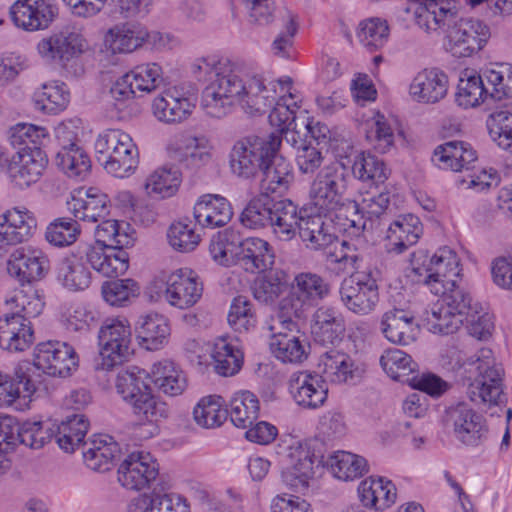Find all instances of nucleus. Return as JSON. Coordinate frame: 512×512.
I'll return each mask as SVG.
<instances>
[{"label": "nucleus", "mask_w": 512, "mask_h": 512, "mask_svg": "<svg viewBox=\"0 0 512 512\" xmlns=\"http://www.w3.org/2000/svg\"><path fill=\"white\" fill-rule=\"evenodd\" d=\"M143 25L137 22L116 25L109 29L112 48L119 53H131L143 46Z\"/></svg>", "instance_id": "obj_58"}, {"label": "nucleus", "mask_w": 512, "mask_h": 512, "mask_svg": "<svg viewBox=\"0 0 512 512\" xmlns=\"http://www.w3.org/2000/svg\"><path fill=\"white\" fill-rule=\"evenodd\" d=\"M37 50L45 60L65 67L83 52V39L75 32L62 31L42 39Z\"/></svg>", "instance_id": "obj_21"}, {"label": "nucleus", "mask_w": 512, "mask_h": 512, "mask_svg": "<svg viewBox=\"0 0 512 512\" xmlns=\"http://www.w3.org/2000/svg\"><path fill=\"white\" fill-rule=\"evenodd\" d=\"M149 378L159 391L169 396L182 394L187 386L183 371L173 361L167 359L153 364Z\"/></svg>", "instance_id": "obj_38"}, {"label": "nucleus", "mask_w": 512, "mask_h": 512, "mask_svg": "<svg viewBox=\"0 0 512 512\" xmlns=\"http://www.w3.org/2000/svg\"><path fill=\"white\" fill-rule=\"evenodd\" d=\"M159 491L153 489L151 495H142L130 505L135 512H188L185 501L176 494L166 493L167 483H159Z\"/></svg>", "instance_id": "obj_34"}, {"label": "nucleus", "mask_w": 512, "mask_h": 512, "mask_svg": "<svg viewBox=\"0 0 512 512\" xmlns=\"http://www.w3.org/2000/svg\"><path fill=\"white\" fill-rule=\"evenodd\" d=\"M78 367V356L65 342L48 341L36 346L33 362L23 361L16 376L26 395L48 394L53 388L51 377H67Z\"/></svg>", "instance_id": "obj_4"}, {"label": "nucleus", "mask_w": 512, "mask_h": 512, "mask_svg": "<svg viewBox=\"0 0 512 512\" xmlns=\"http://www.w3.org/2000/svg\"><path fill=\"white\" fill-rule=\"evenodd\" d=\"M275 94V83L267 82L263 75L251 74L228 60L219 61L214 66V78L202 92L201 107L214 118L225 117L235 104L248 114H262L273 104Z\"/></svg>", "instance_id": "obj_1"}, {"label": "nucleus", "mask_w": 512, "mask_h": 512, "mask_svg": "<svg viewBox=\"0 0 512 512\" xmlns=\"http://www.w3.org/2000/svg\"><path fill=\"white\" fill-rule=\"evenodd\" d=\"M443 296L442 304L450 311L459 316L464 322L465 319H469V316H475L478 313L480 306L472 303V298L464 288L454 284V286L446 287L445 293H440Z\"/></svg>", "instance_id": "obj_62"}, {"label": "nucleus", "mask_w": 512, "mask_h": 512, "mask_svg": "<svg viewBox=\"0 0 512 512\" xmlns=\"http://www.w3.org/2000/svg\"><path fill=\"white\" fill-rule=\"evenodd\" d=\"M346 331L345 320L341 312L332 306H320L311 319V333L316 342L322 345L339 343Z\"/></svg>", "instance_id": "obj_23"}, {"label": "nucleus", "mask_w": 512, "mask_h": 512, "mask_svg": "<svg viewBox=\"0 0 512 512\" xmlns=\"http://www.w3.org/2000/svg\"><path fill=\"white\" fill-rule=\"evenodd\" d=\"M86 255L79 254V245L70 257L61 261L57 271L58 281L71 291L88 288L90 284V271L85 266Z\"/></svg>", "instance_id": "obj_37"}, {"label": "nucleus", "mask_w": 512, "mask_h": 512, "mask_svg": "<svg viewBox=\"0 0 512 512\" xmlns=\"http://www.w3.org/2000/svg\"><path fill=\"white\" fill-rule=\"evenodd\" d=\"M456 101L464 108L475 107L480 103H490L488 86L483 77L473 70H465L458 83Z\"/></svg>", "instance_id": "obj_44"}, {"label": "nucleus", "mask_w": 512, "mask_h": 512, "mask_svg": "<svg viewBox=\"0 0 512 512\" xmlns=\"http://www.w3.org/2000/svg\"><path fill=\"white\" fill-rule=\"evenodd\" d=\"M240 237V233L233 229H225L213 235L209 244V254L213 261L225 267L236 264Z\"/></svg>", "instance_id": "obj_45"}, {"label": "nucleus", "mask_w": 512, "mask_h": 512, "mask_svg": "<svg viewBox=\"0 0 512 512\" xmlns=\"http://www.w3.org/2000/svg\"><path fill=\"white\" fill-rule=\"evenodd\" d=\"M83 446L84 462L94 471H108L120 453L118 443L109 435H98L90 442H84Z\"/></svg>", "instance_id": "obj_33"}, {"label": "nucleus", "mask_w": 512, "mask_h": 512, "mask_svg": "<svg viewBox=\"0 0 512 512\" xmlns=\"http://www.w3.org/2000/svg\"><path fill=\"white\" fill-rule=\"evenodd\" d=\"M57 13L54 0H18L10 9L14 24L27 31L48 28Z\"/></svg>", "instance_id": "obj_15"}, {"label": "nucleus", "mask_w": 512, "mask_h": 512, "mask_svg": "<svg viewBox=\"0 0 512 512\" xmlns=\"http://www.w3.org/2000/svg\"><path fill=\"white\" fill-rule=\"evenodd\" d=\"M88 427L89 422L83 414L69 415L57 426L55 440L62 450L72 453L83 443Z\"/></svg>", "instance_id": "obj_43"}, {"label": "nucleus", "mask_w": 512, "mask_h": 512, "mask_svg": "<svg viewBox=\"0 0 512 512\" xmlns=\"http://www.w3.org/2000/svg\"><path fill=\"white\" fill-rule=\"evenodd\" d=\"M36 225V219L26 208L9 209L0 215V242L15 245L26 241Z\"/></svg>", "instance_id": "obj_25"}, {"label": "nucleus", "mask_w": 512, "mask_h": 512, "mask_svg": "<svg viewBox=\"0 0 512 512\" xmlns=\"http://www.w3.org/2000/svg\"><path fill=\"white\" fill-rule=\"evenodd\" d=\"M272 333L269 345L277 359L285 363H299L307 357V345L304 340L288 334L285 330H276Z\"/></svg>", "instance_id": "obj_46"}, {"label": "nucleus", "mask_w": 512, "mask_h": 512, "mask_svg": "<svg viewBox=\"0 0 512 512\" xmlns=\"http://www.w3.org/2000/svg\"><path fill=\"white\" fill-rule=\"evenodd\" d=\"M471 382L467 388L470 400L476 404L498 405L503 402V368L489 348L480 349L465 364Z\"/></svg>", "instance_id": "obj_7"}, {"label": "nucleus", "mask_w": 512, "mask_h": 512, "mask_svg": "<svg viewBox=\"0 0 512 512\" xmlns=\"http://www.w3.org/2000/svg\"><path fill=\"white\" fill-rule=\"evenodd\" d=\"M68 103L69 92L64 83L44 84L34 97L35 108L47 114H57L63 111Z\"/></svg>", "instance_id": "obj_55"}, {"label": "nucleus", "mask_w": 512, "mask_h": 512, "mask_svg": "<svg viewBox=\"0 0 512 512\" xmlns=\"http://www.w3.org/2000/svg\"><path fill=\"white\" fill-rule=\"evenodd\" d=\"M476 160V151L470 144L462 141H449L439 145L432 156V162L440 169L456 172L472 169L471 165Z\"/></svg>", "instance_id": "obj_29"}, {"label": "nucleus", "mask_w": 512, "mask_h": 512, "mask_svg": "<svg viewBox=\"0 0 512 512\" xmlns=\"http://www.w3.org/2000/svg\"><path fill=\"white\" fill-rule=\"evenodd\" d=\"M97 370H110L127 361L133 353L132 331L126 319H107L98 331Z\"/></svg>", "instance_id": "obj_9"}, {"label": "nucleus", "mask_w": 512, "mask_h": 512, "mask_svg": "<svg viewBox=\"0 0 512 512\" xmlns=\"http://www.w3.org/2000/svg\"><path fill=\"white\" fill-rule=\"evenodd\" d=\"M158 472V463L150 453L133 451L120 464L118 480L127 489L138 491L156 480Z\"/></svg>", "instance_id": "obj_14"}, {"label": "nucleus", "mask_w": 512, "mask_h": 512, "mask_svg": "<svg viewBox=\"0 0 512 512\" xmlns=\"http://www.w3.org/2000/svg\"><path fill=\"white\" fill-rule=\"evenodd\" d=\"M293 293L307 306L317 305L330 293V285L321 276L305 272L295 277Z\"/></svg>", "instance_id": "obj_51"}, {"label": "nucleus", "mask_w": 512, "mask_h": 512, "mask_svg": "<svg viewBox=\"0 0 512 512\" xmlns=\"http://www.w3.org/2000/svg\"><path fill=\"white\" fill-rule=\"evenodd\" d=\"M306 208H299L289 199L276 200L270 228L281 241H290L298 233Z\"/></svg>", "instance_id": "obj_28"}, {"label": "nucleus", "mask_w": 512, "mask_h": 512, "mask_svg": "<svg viewBox=\"0 0 512 512\" xmlns=\"http://www.w3.org/2000/svg\"><path fill=\"white\" fill-rule=\"evenodd\" d=\"M289 392L299 406L316 409L325 403L328 388L322 376L301 371L291 376Z\"/></svg>", "instance_id": "obj_19"}, {"label": "nucleus", "mask_w": 512, "mask_h": 512, "mask_svg": "<svg viewBox=\"0 0 512 512\" xmlns=\"http://www.w3.org/2000/svg\"><path fill=\"white\" fill-rule=\"evenodd\" d=\"M322 374L333 383H354L362 377L364 370L355 364L346 353L331 349L320 357Z\"/></svg>", "instance_id": "obj_26"}, {"label": "nucleus", "mask_w": 512, "mask_h": 512, "mask_svg": "<svg viewBox=\"0 0 512 512\" xmlns=\"http://www.w3.org/2000/svg\"><path fill=\"white\" fill-rule=\"evenodd\" d=\"M269 193H273L272 190L260 188V193L248 202L240 215V221L245 227L251 229L270 227L276 199Z\"/></svg>", "instance_id": "obj_39"}, {"label": "nucleus", "mask_w": 512, "mask_h": 512, "mask_svg": "<svg viewBox=\"0 0 512 512\" xmlns=\"http://www.w3.org/2000/svg\"><path fill=\"white\" fill-rule=\"evenodd\" d=\"M237 263L242 264L246 271L263 272L274 263V252L270 244L257 237H240Z\"/></svg>", "instance_id": "obj_31"}, {"label": "nucleus", "mask_w": 512, "mask_h": 512, "mask_svg": "<svg viewBox=\"0 0 512 512\" xmlns=\"http://www.w3.org/2000/svg\"><path fill=\"white\" fill-rule=\"evenodd\" d=\"M138 163V149L130 135L127 134L125 140L120 144V148L116 150L103 168L114 177L125 178L134 173Z\"/></svg>", "instance_id": "obj_50"}, {"label": "nucleus", "mask_w": 512, "mask_h": 512, "mask_svg": "<svg viewBox=\"0 0 512 512\" xmlns=\"http://www.w3.org/2000/svg\"><path fill=\"white\" fill-rule=\"evenodd\" d=\"M67 208L76 219L97 222L109 214V199L97 188H89L73 194Z\"/></svg>", "instance_id": "obj_24"}, {"label": "nucleus", "mask_w": 512, "mask_h": 512, "mask_svg": "<svg viewBox=\"0 0 512 512\" xmlns=\"http://www.w3.org/2000/svg\"><path fill=\"white\" fill-rule=\"evenodd\" d=\"M358 495L362 504L381 512L395 503L396 487L382 477H369L359 484Z\"/></svg>", "instance_id": "obj_35"}, {"label": "nucleus", "mask_w": 512, "mask_h": 512, "mask_svg": "<svg viewBox=\"0 0 512 512\" xmlns=\"http://www.w3.org/2000/svg\"><path fill=\"white\" fill-rule=\"evenodd\" d=\"M212 359L215 371L222 376L236 374L243 362L242 352L226 339H218L213 346Z\"/></svg>", "instance_id": "obj_56"}, {"label": "nucleus", "mask_w": 512, "mask_h": 512, "mask_svg": "<svg viewBox=\"0 0 512 512\" xmlns=\"http://www.w3.org/2000/svg\"><path fill=\"white\" fill-rule=\"evenodd\" d=\"M195 108V97L186 96L176 88H170L158 95L152 103L154 116L162 122L173 124L188 119Z\"/></svg>", "instance_id": "obj_22"}, {"label": "nucleus", "mask_w": 512, "mask_h": 512, "mask_svg": "<svg viewBox=\"0 0 512 512\" xmlns=\"http://www.w3.org/2000/svg\"><path fill=\"white\" fill-rule=\"evenodd\" d=\"M124 227L129 229L130 225L113 219L102 220L95 229L97 246L116 249L131 247L134 243V238Z\"/></svg>", "instance_id": "obj_54"}, {"label": "nucleus", "mask_w": 512, "mask_h": 512, "mask_svg": "<svg viewBox=\"0 0 512 512\" xmlns=\"http://www.w3.org/2000/svg\"><path fill=\"white\" fill-rule=\"evenodd\" d=\"M80 233L81 226L76 218L60 217L47 226L45 238L56 247H65L76 242Z\"/></svg>", "instance_id": "obj_59"}, {"label": "nucleus", "mask_w": 512, "mask_h": 512, "mask_svg": "<svg viewBox=\"0 0 512 512\" xmlns=\"http://www.w3.org/2000/svg\"><path fill=\"white\" fill-rule=\"evenodd\" d=\"M353 176L362 181L379 185L386 181L389 171L382 159L370 152H360L352 165Z\"/></svg>", "instance_id": "obj_52"}, {"label": "nucleus", "mask_w": 512, "mask_h": 512, "mask_svg": "<svg viewBox=\"0 0 512 512\" xmlns=\"http://www.w3.org/2000/svg\"><path fill=\"white\" fill-rule=\"evenodd\" d=\"M486 123L491 139L501 149L512 152V113L507 110L494 111Z\"/></svg>", "instance_id": "obj_63"}, {"label": "nucleus", "mask_w": 512, "mask_h": 512, "mask_svg": "<svg viewBox=\"0 0 512 512\" xmlns=\"http://www.w3.org/2000/svg\"><path fill=\"white\" fill-rule=\"evenodd\" d=\"M202 291V283L191 270L179 269L167 277L165 298L172 306L190 308L201 298Z\"/></svg>", "instance_id": "obj_17"}, {"label": "nucleus", "mask_w": 512, "mask_h": 512, "mask_svg": "<svg viewBox=\"0 0 512 512\" xmlns=\"http://www.w3.org/2000/svg\"><path fill=\"white\" fill-rule=\"evenodd\" d=\"M8 274L21 286L32 285L49 271V259L39 248L26 245L15 248L7 260Z\"/></svg>", "instance_id": "obj_13"}, {"label": "nucleus", "mask_w": 512, "mask_h": 512, "mask_svg": "<svg viewBox=\"0 0 512 512\" xmlns=\"http://www.w3.org/2000/svg\"><path fill=\"white\" fill-rule=\"evenodd\" d=\"M135 330L140 345L147 350H158L167 342L170 335L167 319L158 313L141 316Z\"/></svg>", "instance_id": "obj_36"}, {"label": "nucleus", "mask_w": 512, "mask_h": 512, "mask_svg": "<svg viewBox=\"0 0 512 512\" xmlns=\"http://www.w3.org/2000/svg\"><path fill=\"white\" fill-rule=\"evenodd\" d=\"M357 37L369 51H375L387 42L389 26L386 20L373 17L360 22Z\"/></svg>", "instance_id": "obj_61"}, {"label": "nucleus", "mask_w": 512, "mask_h": 512, "mask_svg": "<svg viewBox=\"0 0 512 512\" xmlns=\"http://www.w3.org/2000/svg\"><path fill=\"white\" fill-rule=\"evenodd\" d=\"M459 0H418L412 10L416 25L428 34L444 33V49L455 58L471 57L487 44L491 32L487 24L463 17Z\"/></svg>", "instance_id": "obj_2"}, {"label": "nucleus", "mask_w": 512, "mask_h": 512, "mask_svg": "<svg viewBox=\"0 0 512 512\" xmlns=\"http://www.w3.org/2000/svg\"><path fill=\"white\" fill-rule=\"evenodd\" d=\"M133 414L139 421L148 424V437L153 436L158 428L156 423L169 416V407L152 393L151 388L140 395L131 405Z\"/></svg>", "instance_id": "obj_40"}, {"label": "nucleus", "mask_w": 512, "mask_h": 512, "mask_svg": "<svg viewBox=\"0 0 512 512\" xmlns=\"http://www.w3.org/2000/svg\"><path fill=\"white\" fill-rule=\"evenodd\" d=\"M443 421L454 437L466 446H478L486 439L483 417L465 402L448 407Z\"/></svg>", "instance_id": "obj_12"}, {"label": "nucleus", "mask_w": 512, "mask_h": 512, "mask_svg": "<svg viewBox=\"0 0 512 512\" xmlns=\"http://www.w3.org/2000/svg\"><path fill=\"white\" fill-rule=\"evenodd\" d=\"M423 232L420 219L413 214L400 215L389 224L387 230V250L402 254L417 243Z\"/></svg>", "instance_id": "obj_27"}, {"label": "nucleus", "mask_w": 512, "mask_h": 512, "mask_svg": "<svg viewBox=\"0 0 512 512\" xmlns=\"http://www.w3.org/2000/svg\"><path fill=\"white\" fill-rule=\"evenodd\" d=\"M306 310L307 306L292 292L279 302L269 330L298 331V322L306 316Z\"/></svg>", "instance_id": "obj_41"}, {"label": "nucleus", "mask_w": 512, "mask_h": 512, "mask_svg": "<svg viewBox=\"0 0 512 512\" xmlns=\"http://www.w3.org/2000/svg\"><path fill=\"white\" fill-rule=\"evenodd\" d=\"M413 280L426 285L434 295L445 293L460 277L459 259L448 247L440 248L433 256L419 252L411 260Z\"/></svg>", "instance_id": "obj_8"}, {"label": "nucleus", "mask_w": 512, "mask_h": 512, "mask_svg": "<svg viewBox=\"0 0 512 512\" xmlns=\"http://www.w3.org/2000/svg\"><path fill=\"white\" fill-rule=\"evenodd\" d=\"M448 90V77L439 69H425L419 72L410 84V95L423 103H436L443 99Z\"/></svg>", "instance_id": "obj_30"}, {"label": "nucleus", "mask_w": 512, "mask_h": 512, "mask_svg": "<svg viewBox=\"0 0 512 512\" xmlns=\"http://www.w3.org/2000/svg\"><path fill=\"white\" fill-rule=\"evenodd\" d=\"M56 166L69 178L85 180L91 172V160L81 147L59 149L55 156Z\"/></svg>", "instance_id": "obj_47"}, {"label": "nucleus", "mask_w": 512, "mask_h": 512, "mask_svg": "<svg viewBox=\"0 0 512 512\" xmlns=\"http://www.w3.org/2000/svg\"><path fill=\"white\" fill-rule=\"evenodd\" d=\"M280 146L281 138L275 133L240 138L229 152L232 174L245 180L261 174L260 188L281 195L288 189L293 174L290 162L279 154Z\"/></svg>", "instance_id": "obj_3"}, {"label": "nucleus", "mask_w": 512, "mask_h": 512, "mask_svg": "<svg viewBox=\"0 0 512 512\" xmlns=\"http://www.w3.org/2000/svg\"><path fill=\"white\" fill-rule=\"evenodd\" d=\"M193 214L200 226L216 228L226 225L233 213L230 203L224 197L207 194L197 201Z\"/></svg>", "instance_id": "obj_32"}, {"label": "nucleus", "mask_w": 512, "mask_h": 512, "mask_svg": "<svg viewBox=\"0 0 512 512\" xmlns=\"http://www.w3.org/2000/svg\"><path fill=\"white\" fill-rule=\"evenodd\" d=\"M148 379V373L134 366L117 374L115 388L122 400L131 405L140 395L151 388Z\"/></svg>", "instance_id": "obj_48"}, {"label": "nucleus", "mask_w": 512, "mask_h": 512, "mask_svg": "<svg viewBox=\"0 0 512 512\" xmlns=\"http://www.w3.org/2000/svg\"><path fill=\"white\" fill-rule=\"evenodd\" d=\"M343 306L357 315H368L379 301L375 271H355L342 280L339 288Z\"/></svg>", "instance_id": "obj_11"}, {"label": "nucleus", "mask_w": 512, "mask_h": 512, "mask_svg": "<svg viewBox=\"0 0 512 512\" xmlns=\"http://www.w3.org/2000/svg\"><path fill=\"white\" fill-rule=\"evenodd\" d=\"M380 326L389 342L402 346L415 342L420 333L414 312L409 309L394 307L386 311L382 315Z\"/></svg>", "instance_id": "obj_16"}, {"label": "nucleus", "mask_w": 512, "mask_h": 512, "mask_svg": "<svg viewBox=\"0 0 512 512\" xmlns=\"http://www.w3.org/2000/svg\"><path fill=\"white\" fill-rule=\"evenodd\" d=\"M350 181L349 169L343 163L334 161L317 173L311 183L310 197L321 212L338 211L343 208L352 210L350 225L361 224L365 228V222L362 223V217L358 215L359 204L346 197Z\"/></svg>", "instance_id": "obj_5"}, {"label": "nucleus", "mask_w": 512, "mask_h": 512, "mask_svg": "<svg viewBox=\"0 0 512 512\" xmlns=\"http://www.w3.org/2000/svg\"><path fill=\"white\" fill-rule=\"evenodd\" d=\"M326 249L327 262L338 265L339 271H357L359 268L362 257L355 245L345 240L338 241L336 238Z\"/></svg>", "instance_id": "obj_64"}, {"label": "nucleus", "mask_w": 512, "mask_h": 512, "mask_svg": "<svg viewBox=\"0 0 512 512\" xmlns=\"http://www.w3.org/2000/svg\"><path fill=\"white\" fill-rule=\"evenodd\" d=\"M316 444L313 440L296 441L287 448L282 480L297 492L308 488L309 481L323 463L322 456L315 454Z\"/></svg>", "instance_id": "obj_10"}, {"label": "nucleus", "mask_w": 512, "mask_h": 512, "mask_svg": "<svg viewBox=\"0 0 512 512\" xmlns=\"http://www.w3.org/2000/svg\"><path fill=\"white\" fill-rule=\"evenodd\" d=\"M169 157L178 163L179 169H198L211 159L208 140L201 136L181 135L168 147Z\"/></svg>", "instance_id": "obj_20"}, {"label": "nucleus", "mask_w": 512, "mask_h": 512, "mask_svg": "<svg viewBox=\"0 0 512 512\" xmlns=\"http://www.w3.org/2000/svg\"><path fill=\"white\" fill-rule=\"evenodd\" d=\"M298 234L306 247L313 250L325 249L330 246L336 236L329 231L323 218L319 215H309L308 212L302 219Z\"/></svg>", "instance_id": "obj_49"}, {"label": "nucleus", "mask_w": 512, "mask_h": 512, "mask_svg": "<svg viewBox=\"0 0 512 512\" xmlns=\"http://www.w3.org/2000/svg\"><path fill=\"white\" fill-rule=\"evenodd\" d=\"M228 415L227 409L222 408L221 397L208 396L202 398L193 410L196 423L203 428L220 426Z\"/></svg>", "instance_id": "obj_60"}, {"label": "nucleus", "mask_w": 512, "mask_h": 512, "mask_svg": "<svg viewBox=\"0 0 512 512\" xmlns=\"http://www.w3.org/2000/svg\"><path fill=\"white\" fill-rule=\"evenodd\" d=\"M326 464L335 477L344 481L360 477L367 471L366 459L346 451H338L331 455Z\"/></svg>", "instance_id": "obj_57"}, {"label": "nucleus", "mask_w": 512, "mask_h": 512, "mask_svg": "<svg viewBox=\"0 0 512 512\" xmlns=\"http://www.w3.org/2000/svg\"><path fill=\"white\" fill-rule=\"evenodd\" d=\"M15 292L11 299L13 312L0 318V347L9 351H24L33 342L30 319L39 316L44 302L32 285Z\"/></svg>", "instance_id": "obj_6"}, {"label": "nucleus", "mask_w": 512, "mask_h": 512, "mask_svg": "<svg viewBox=\"0 0 512 512\" xmlns=\"http://www.w3.org/2000/svg\"><path fill=\"white\" fill-rule=\"evenodd\" d=\"M227 411L236 427L247 428L258 418L259 401L250 391H241L231 398Z\"/></svg>", "instance_id": "obj_53"}, {"label": "nucleus", "mask_w": 512, "mask_h": 512, "mask_svg": "<svg viewBox=\"0 0 512 512\" xmlns=\"http://www.w3.org/2000/svg\"><path fill=\"white\" fill-rule=\"evenodd\" d=\"M125 249L79 244V254L86 255V263L105 277H118L127 271L129 255Z\"/></svg>", "instance_id": "obj_18"}, {"label": "nucleus", "mask_w": 512, "mask_h": 512, "mask_svg": "<svg viewBox=\"0 0 512 512\" xmlns=\"http://www.w3.org/2000/svg\"><path fill=\"white\" fill-rule=\"evenodd\" d=\"M181 181L178 167L164 165L147 177L144 187L149 196L165 199L176 194Z\"/></svg>", "instance_id": "obj_42"}]
</instances>
